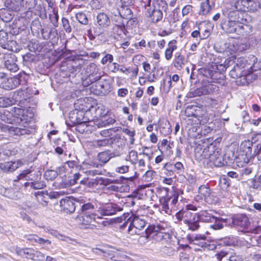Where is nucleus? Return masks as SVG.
<instances>
[{
	"mask_svg": "<svg viewBox=\"0 0 261 261\" xmlns=\"http://www.w3.org/2000/svg\"><path fill=\"white\" fill-rule=\"evenodd\" d=\"M230 62L235 63V65L230 72V76L233 79H238L243 76H245L247 75V72L246 71L245 68H247L248 65H250V63H248L247 61L244 58L241 57L238 59H235V61L230 59L228 61V63Z\"/></svg>",
	"mask_w": 261,
	"mask_h": 261,
	"instance_id": "1",
	"label": "nucleus"
},
{
	"mask_svg": "<svg viewBox=\"0 0 261 261\" xmlns=\"http://www.w3.org/2000/svg\"><path fill=\"white\" fill-rule=\"evenodd\" d=\"M215 82H212L209 80H203L201 86L197 88L193 92L189 93V96L190 97L200 96L202 95L211 94L216 93L219 91V87L215 85Z\"/></svg>",
	"mask_w": 261,
	"mask_h": 261,
	"instance_id": "2",
	"label": "nucleus"
},
{
	"mask_svg": "<svg viewBox=\"0 0 261 261\" xmlns=\"http://www.w3.org/2000/svg\"><path fill=\"white\" fill-rule=\"evenodd\" d=\"M246 156V155L242 154L240 157L236 158L234 153L230 150H228L223 155L224 166H230L234 162H236L238 166H243L249 162L250 159Z\"/></svg>",
	"mask_w": 261,
	"mask_h": 261,
	"instance_id": "3",
	"label": "nucleus"
},
{
	"mask_svg": "<svg viewBox=\"0 0 261 261\" xmlns=\"http://www.w3.org/2000/svg\"><path fill=\"white\" fill-rule=\"evenodd\" d=\"M10 3H7V7L10 9L15 11H19L21 7H24L25 9L31 10L35 7L37 4V0H14Z\"/></svg>",
	"mask_w": 261,
	"mask_h": 261,
	"instance_id": "4",
	"label": "nucleus"
},
{
	"mask_svg": "<svg viewBox=\"0 0 261 261\" xmlns=\"http://www.w3.org/2000/svg\"><path fill=\"white\" fill-rule=\"evenodd\" d=\"M206 237L204 234H197L190 237L189 240L191 244L199 246L201 249L205 250H213L215 248L214 245H211L206 242Z\"/></svg>",
	"mask_w": 261,
	"mask_h": 261,
	"instance_id": "5",
	"label": "nucleus"
},
{
	"mask_svg": "<svg viewBox=\"0 0 261 261\" xmlns=\"http://www.w3.org/2000/svg\"><path fill=\"white\" fill-rule=\"evenodd\" d=\"M163 229V227L160 225H150L145 229L146 237L151 238L157 241L160 240L164 238L163 232H162Z\"/></svg>",
	"mask_w": 261,
	"mask_h": 261,
	"instance_id": "6",
	"label": "nucleus"
},
{
	"mask_svg": "<svg viewBox=\"0 0 261 261\" xmlns=\"http://www.w3.org/2000/svg\"><path fill=\"white\" fill-rule=\"evenodd\" d=\"M214 146L213 143L206 146L198 145L195 149L196 156L200 159H209L212 151L214 150Z\"/></svg>",
	"mask_w": 261,
	"mask_h": 261,
	"instance_id": "7",
	"label": "nucleus"
},
{
	"mask_svg": "<svg viewBox=\"0 0 261 261\" xmlns=\"http://www.w3.org/2000/svg\"><path fill=\"white\" fill-rule=\"evenodd\" d=\"M201 73L203 76L210 79L212 82L216 83H221V81L223 79V75L218 71L211 70L209 68H204L201 70Z\"/></svg>",
	"mask_w": 261,
	"mask_h": 261,
	"instance_id": "8",
	"label": "nucleus"
},
{
	"mask_svg": "<svg viewBox=\"0 0 261 261\" xmlns=\"http://www.w3.org/2000/svg\"><path fill=\"white\" fill-rule=\"evenodd\" d=\"M147 16L149 17L152 22H156L161 20L163 18V13L161 10L155 6H148L146 8Z\"/></svg>",
	"mask_w": 261,
	"mask_h": 261,
	"instance_id": "9",
	"label": "nucleus"
},
{
	"mask_svg": "<svg viewBox=\"0 0 261 261\" xmlns=\"http://www.w3.org/2000/svg\"><path fill=\"white\" fill-rule=\"evenodd\" d=\"M69 119L73 125L80 124L87 122L89 119L85 116V113L82 111L74 110L69 113Z\"/></svg>",
	"mask_w": 261,
	"mask_h": 261,
	"instance_id": "10",
	"label": "nucleus"
},
{
	"mask_svg": "<svg viewBox=\"0 0 261 261\" xmlns=\"http://www.w3.org/2000/svg\"><path fill=\"white\" fill-rule=\"evenodd\" d=\"M73 200L71 197H66L60 200V206L64 212L71 214L75 211L76 206Z\"/></svg>",
	"mask_w": 261,
	"mask_h": 261,
	"instance_id": "11",
	"label": "nucleus"
},
{
	"mask_svg": "<svg viewBox=\"0 0 261 261\" xmlns=\"http://www.w3.org/2000/svg\"><path fill=\"white\" fill-rule=\"evenodd\" d=\"M81 223L84 225H88L92 221H96V219H101V217L93 213L92 212H81L76 217Z\"/></svg>",
	"mask_w": 261,
	"mask_h": 261,
	"instance_id": "12",
	"label": "nucleus"
},
{
	"mask_svg": "<svg viewBox=\"0 0 261 261\" xmlns=\"http://www.w3.org/2000/svg\"><path fill=\"white\" fill-rule=\"evenodd\" d=\"M5 67L11 72H16L19 68L16 64L17 59L14 55H7L5 57Z\"/></svg>",
	"mask_w": 261,
	"mask_h": 261,
	"instance_id": "13",
	"label": "nucleus"
},
{
	"mask_svg": "<svg viewBox=\"0 0 261 261\" xmlns=\"http://www.w3.org/2000/svg\"><path fill=\"white\" fill-rule=\"evenodd\" d=\"M235 9L239 11H254L256 10V6L250 5L245 0H238L234 4Z\"/></svg>",
	"mask_w": 261,
	"mask_h": 261,
	"instance_id": "14",
	"label": "nucleus"
},
{
	"mask_svg": "<svg viewBox=\"0 0 261 261\" xmlns=\"http://www.w3.org/2000/svg\"><path fill=\"white\" fill-rule=\"evenodd\" d=\"M96 87L93 91L95 94L106 95L108 94L112 90L110 84L107 82H100L96 83Z\"/></svg>",
	"mask_w": 261,
	"mask_h": 261,
	"instance_id": "15",
	"label": "nucleus"
},
{
	"mask_svg": "<svg viewBox=\"0 0 261 261\" xmlns=\"http://www.w3.org/2000/svg\"><path fill=\"white\" fill-rule=\"evenodd\" d=\"M23 165L20 160L16 162H7L0 164V168L5 172H13Z\"/></svg>",
	"mask_w": 261,
	"mask_h": 261,
	"instance_id": "16",
	"label": "nucleus"
},
{
	"mask_svg": "<svg viewBox=\"0 0 261 261\" xmlns=\"http://www.w3.org/2000/svg\"><path fill=\"white\" fill-rule=\"evenodd\" d=\"M232 223L243 228H247L250 224L248 217L245 214H239L232 218Z\"/></svg>",
	"mask_w": 261,
	"mask_h": 261,
	"instance_id": "17",
	"label": "nucleus"
},
{
	"mask_svg": "<svg viewBox=\"0 0 261 261\" xmlns=\"http://www.w3.org/2000/svg\"><path fill=\"white\" fill-rule=\"evenodd\" d=\"M133 227L139 229L140 230L146 225V221L143 216H138L132 215L129 219Z\"/></svg>",
	"mask_w": 261,
	"mask_h": 261,
	"instance_id": "18",
	"label": "nucleus"
},
{
	"mask_svg": "<svg viewBox=\"0 0 261 261\" xmlns=\"http://www.w3.org/2000/svg\"><path fill=\"white\" fill-rule=\"evenodd\" d=\"M7 3H10V1H6L5 3V5L6 8H2L0 9V17L2 20L5 22H9L13 18V11H15L14 10L10 9L7 7V5H6Z\"/></svg>",
	"mask_w": 261,
	"mask_h": 261,
	"instance_id": "19",
	"label": "nucleus"
},
{
	"mask_svg": "<svg viewBox=\"0 0 261 261\" xmlns=\"http://www.w3.org/2000/svg\"><path fill=\"white\" fill-rule=\"evenodd\" d=\"M122 211V208L114 203L107 204L103 209V215L110 216L115 214L117 212Z\"/></svg>",
	"mask_w": 261,
	"mask_h": 261,
	"instance_id": "20",
	"label": "nucleus"
},
{
	"mask_svg": "<svg viewBox=\"0 0 261 261\" xmlns=\"http://www.w3.org/2000/svg\"><path fill=\"white\" fill-rule=\"evenodd\" d=\"M1 120L10 124H13L16 121L15 116L12 111L5 110L1 112Z\"/></svg>",
	"mask_w": 261,
	"mask_h": 261,
	"instance_id": "21",
	"label": "nucleus"
},
{
	"mask_svg": "<svg viewBox=\"0 0 261 261\" xmlns=\"http://www.w3.org/2000/svg\"><path fill=\"white\" fill-rule=\"evenodd\" d=\"M237 23L233 21H224L221 23V29L227 33H233L236 32Z\"/></svg>",
	"mask_w": 261,
	"mask_h": 261,
	"instance_id": "22",
	"label": "nucleus"
},
{
	"mask_svg": "<svg viewBox=\"0 0 261 261\" xmlns=\"http://www.w3.org/2000/svg\"><path fill=\"white\" fill-rule=\"evenodd\" d=\"M97 22L101 28H106L110 24L108 16L104 13H100L97 16Z\"/></svg>",
	"mask_w": 261,
	"mask_h": 261,
	"instance_id": "23",
	"label": "nucleus"
},
{
	"mask_svg": "<svg viewBox=\"0 0 261 261\" xmlns=\"http://www.w3.org/2000/svg\"><path fill=\"white\" fill-rule=\"evenodd\" d=\"M118 10L119 15L123 18L131 19L133 16V12L129 7L120 6Z\"/></svg>",
	"mask_w": 261,
	"mask_h": 261,
	"instance_id": "24",
	"label": "nucleus"
},
{
	"mask_svg": "<svg viewBox=\"0 0 261 261\" xmlns=\"http://www.w3.org/2000/svg\"><path fill=\"white\" fill-rule=\"evenodd\" d=\"M176 42V41L175 40H172L169 42L168 46L165 53L166 60H170L172 58L173 51L177 49V46L175 44Z\"/></svg>",
	"mask_w": 261,
	"mask_h": 261,
	"instance_id": "25",
	"label": "nucleus"
},
{
	"mask_svg": "<svg viewBox=\"0 0 261 261\" xmlns=\"http://www.w3.org/2000/svg\"><path fill=\"white\" fill-rule=\"evenodd\" d=\"M211 5L209 0H204L200 4V9L199 11V14L205 15L207 14L214 6V3H212Z\"/></svg>",
	"mask_w": 261,
	"mask_h": 261,
	"instance_id": "26",
	"label": "nucleus"
},
{
	"mask_svg": "<svg viewBox=\"0 0 261 261\" xmlns=\"http://www.w3.org/2000/svg\"><path fill=\"white\" fill-rule=\"evenodd\" d=\"M97 159L101 165H105L111 159L110 150H107L99 152L97 154Z\"/></svg>",
	"mask_w": 261,
	"mask_h": 261,
	"instance_id": "27",
	"label": "nucleus"
},
{
	"mask_svg": "<svg viewBox=\"0 0 261 261\" xmlns=\"http://www.w3.org/2000/svg\"><path fill=\"white\" fill-rule=\"evenodd\" d=\"M197 215L198 220L203 222H213L215 219V217L212 216L207 211L201 212L198 213Z\"/></svg>",
	"mask_w": 261,
	"mask_h": 261,
	"instance_id": "28",
	"label": "nucleus"
},
{
	"mask_svg": "<svg viewBox=\"0 0 261 261\" xmlns=\"http://www.w3.org/2000/svg\"><path fill=\"white\" fill-rule=\"evenodd\" d=\"M32 172V170L30 169H28L27 170H24L22 171L21 173L19 174L17 176V178L16 179H14V181H17L20 180L24 179V180H34L35 179H37L36 178H33V177H31L32 176V174H30L29 175V174H31Z\"/></svg>",
	"mask_w": 261,
	"mask_h": 261,
	"instance_id": "29",
	"label": "nucleus"
},
{
	"mask_svg": "<svg viewBox=\"0 0 261 261\" xmlns=\"http://www.w3.org/2000/svg\"><path fill=\"white\" fill-rule=\"evenodd\" d=\"M11 110L13 115L15 116V118H19L21 120L27 119L25 118V113L28 112L27 110L17 107H13Z\"/></svg>",
	"mask_w": 261,
	"mask_h": 261,
	"instance_id": "30",
	"label": "nucleus"
},
{
	"mask_svg": "<svg viewBox=\"0 0 261 261\" xmlns=\"http://www.w3.org/2000/svg\"><path fill=\"white\" fill-rule=\"evenodd\" d=\"M185 58L179 53H176L175 54L174 60L173 61L174 66L178 69L182 68L184 65Z\"/></svg>",
	"mask_w": 261,
	"mask_h": 261,
	"instance_id": "31",
	"label": "nucleus"
},
{
	"mask_svg": "<svg viewBox=\"0 0 261 261\" xmlns=\"http://www.w3.org/2000/svg\"><path fill=\"white\" fill-rule=\"evenodd\" d=\"M250 58V61L253 62L252 65L249 67V68H250L251 70V72L260 70L261 62H257V58L254 56H251Z\"/></svg>",
	"mask_w": 261,
	"mask_h": 261,
	"instance_id": "32",
	"label": "nucleus"
},
{
	"mask_svg": "<svg viewBox=\"0 0 261 261\" xmlns=\"http://www.w3.org/2000/svg\"><path fill=\"white\" fill-rule=\"evenodd\" d=\"M21 127L5 125L3 130H8L10 133L14 135L21 136Z\"/></svg>",
	"mask_w": 261,
	"mask_h": 261,
	"instance_id": "33",
	"label": "nucleus"
},
{
	"mask_svg": "<svg viewBox=\"0 0 261 261\" xmlns=\"http://www.w3.org/2000/svg\"><path fill=\"white\" fill-rule=\"evenodd\" d=\"M49 18L51 23L55 27H57L58 26L59 16L57 11L55 9H53L52 13L49 15Z\"/></svg>",
	"mask_w": 261,
	"mask_h": 261,
	"instance_id": "34",
	"label": "nucleus"
},
{
	"mask_svg": "<svg viewBox=\"0 0 261 261\" xmlns=\"http://www.w3.org/2000/svg\"><path fill=\"white\" fill-rule=\"evenodd\" d=\"M164 169H165V174L167 176H172L175 175V170L173 168V165L167 163L164 166Z\"/></svg>",
	"mask_w": 261,
	"mask_h": 261,
	"instance_id": "35",
	"label": "nucleus"
},
{
	"mask_svg": "<svg viewBox=\"0 0 261 261\" xmlns=\"http://www.w3.org/2000/svg\"><path fill=\"white\" fill-rule=\"evenodd\" d=\"M13 103V100L7 97H0V108H6Z\"/></svg>",
	"mask_w": 261,
	"mask_h": 261,
	"instance_id": "36",
	"label": "nucleus"
},
{
	"mask_svg": "<svg viewBox=\"0 0 261 261\" xmlns=\"http://www.w3.org/2000/svg\"><path fill=\"white\" fill-rule=\"evenodd\" d=\"M215 223L213 225H212V227L215 229H220L223 227V223H226V219H223L222 218H215Z\"/></svg>",
	"mask_w": 261,
	"mask_h": 261,
	"instance_id": "37",
	"label": "nucleus"
},
{
	"mask_svg": "<svg viewBox=\"0 0 261 261\" xmlns=\"http://www.w3.org/2000/svg\"><path fill=\"white\" fill-rule=\"evenodd\" d=\"M184 215V222L187 224L189 222L191 221L195 218L196 214H193L190 211L188 210H184L182 215Z\"/></svg>",
	"mask_w": 261,
	"mask_h": 261,
	"instance_id": "38",
	"label": "nucleus"
},
{
	"mask_svg": "<svg viewBox=\"0 0 261 261\" xmlns=\"http://www.w3.org/2000/svg\"><path fill=\"white\" fill-rule=\"evenodd\" d=\"M171 199H172V197H160L159 200L163 210L167 211L169 209V202Z\"/></svg>",
	"mask_w": 261,
	"mask_h": 261,
	"instance_id": "39",
	"label": "nucleus"
},
{
	"mask_svg": "<svg viewBox=\"0 0 261 261\" xmlns=\"http://www.w3.org/2000/svg\"><path fill=\"white\" fill-rule=\"evenodd\" d=\"M75 17L78 21L83 24L86 25L88 23V19L86 14L83 12H77Z\"/></svg>",
	"mask_w": 261,
	"mask_h": 261,
	"instance_id": "40",
	"label": "nucleus"
},
{
	"mask_svg": "<svg viewBox=\"0 0 261 261\" xmlns=\"http://www.w3.org/2000/svg\"><path fill=\"white\" fill-rule=\"evenodd\" d=\"M58 175V172L54 170H47L45 172L44 176L47 180H53Z\"/></svg>",
	"mask_w": 261,
	"mask_h": 261,
	"instance_id": "41",
	"label": "nucleus"
},
{
	"mask_svg": "<svg viewBox=\"0 0 261 261\" xmlns=\"http://www.w3.org/2000/svg\"><path fill=\"white\" fill-rule=\"evenodd\" d=\"M111 141L109 138L101 140H97L94 142V145L96 147H105L111 144Z\"/></svg>",
	"mask_w": 261,
	"mask_h": 261,
	"instance_id": "42",
	"label": "nucleus"
},
{
	"mask_svg": "<svg viewBox=\"0 0 261 261\" xmlns=\"http://www.w3.org/2000/svg\"><path fill=\"white\" fill-rule=\"evenodd\" d=\"M214 149V150L212 151V153L211 154L209 158L210 161L211 162H214V161L221 155V150L220 148L216 147L215 145Z\"/></svg>",
	"mask_w": 261,
	"mask_h": 261,
	"instance_id": "43",
	"label": "nucleus"
},
{
	"mask_svg": "<svg viewBox=\"0 0 261 261\" xmlns=\"http://www.w3.org/2000/svg\"><path fill=\"white\" fill-rule=\"evenodd\" d=\"M113 32L118 36L124 33V25L123 24H115L113 27Z\"/></svg>",
	"mask_w": 261,
	"mask_h": 261,
	"instance_id": "44",
	"label": "nucleus"
},
{
	"mask_svg": "<svg viewBox=\"0 0 261 261\" xmlns=\"http://www.w3.org/2000/svg\"><path fill=\"white\" fill-rule=\"evenodd\" d=\"M199 220L197 218L196 220H195V218H193L192 220L189 222L187 223L189 229L192 230V231H195L198 229L199 227L198 221Z\"/></svg>",
	"mask_w": 261,
	"mask_h": 261,
	"instance_id": "45",
	"label": "nucleus"
},
{
	"mask_svg": "<svg viewBox=\"0 0 261 261\" xmlns=\"http://www.w3.org/2000/svg\"><path fill=\"white\" fill-rule=\"evenodd\" d=\"M8 35L6 32L4 31H0V46L3 48H7V44L5 43L7 41Z\"/></svg>",
	"mask_w": 261,
	"mask_h": 261,
	"instance_id": "46",
	"label": "nucleus"
},
{
	"mask_svg": "<svg viewBox=\"0 0 261 261\" xmlns=\"http://www.w3.org/2000/svg\"><path fill=\"white\" fill-rule=\"evenodd\" d=\"M198 192L201 196H210L211 193L210 188L205 185L201 186L199 188Z\"/></svg>",
	"mask_w": 261,
	"mask_h": 261,
	"instance_id": "47",
	"label": "nucleus"
},
{
	"mask_svg": "<svg viewBox=\"0 0 261 261\" xmlns=\"http://www.w3.org/2000/svg\"><path fill=\"white\" fill-rule=\"evenodd\" d=\"M253 156H256L259 161H261V143L254 146Z\"/></svg>",
	"mask_w": 261,
	"mask_h": 261,
	"instance_id": "48",
	"label": "nucleus"
},
{
	"mask_svg": "<svg viewBox=\"0 0 261 261\" xmlns=\"http://www.w3.org/2000/svg\"><path fill=\"white\" fill-rule=\"evenodd\" d=\"M115 255L113 256V258L112 260L114 261H125V260L127 258V256L124 254L117 251L115 253Z\"/></svg>",
	"mask_w": 261,
	"mask_h": 261,
	"instance_id": "49",
	"label": "nucleus"
},
{
	"mask_svg": "<svg viewBox=\"0 0 261 261\" xmlns=\"http://www.w3.org/2000/svg\"><path fill=\"white\" fill-rule=\"evenodd\" d=\"M116 251L114 249H106L103 251V256L112 260Z\"/></svg>",
	"mask_w": 261,
	"mask_h": 261,
	"instance_id": "50",
	"label": "nucleus"
},
{
	"mask_svg": "<svg viewBox=\"0 0 261 261\" xmlns=\"http://www.w3.org/2000/svg\"><path fill=\"white\" fill-rule=\"evenodd\" d=\"M24 238L32 244L37 243L39 236L35 234H26Z\"/></svg>",
	"mask_w": 261,
	"mask_h": 261,
	"instance_id": "51",
	"label": "nucleus"
},
{
	"mask_svg": "<svg viewBox=\"0 0 261 261\" xmlns=\"http://www.w3.org/2000/svg\"><path fill=\"white\" fill-rule=\"evenodd\" d=\"M45 258V255L42 252L34 250L33 252V255L32 259L33 260L41 261L44 260Z\"/></svg>",
	"mask_w": 261,
	"mask_h": 261,
	"instance_id": "52",
	"label": "nucleus"
},
{
	"mask_svg": "<svg viewBox=\"0 0 261 261\" xmlns=\"http://www.w3.org/2000/svg\"><path fill=\"white\" fill-rule=\"evenodd\" d=\"M62 22L63 24V27L65 32L68 33H70L71 32L72 29L70 25L69 20L65 18H63L62 19Z\"/></svg>",
	"mask_w": 261,
	"mask_h": 261,
	"instance_id": "53",
	"label": "nucleus"
},
{
	"mask_svg": "<svg viewBox=\"0 0 261 261\" xmlns=\"http://www.w3.org/2000/svg\"><path fill=\"white\" fill-rule=\"evenodd\" d=\"M173 168L175 172H176L177 174H180L181 173L184 169L182 164L180 162H177L174 164Z\"/></svg>",
	"mask_w": 261,
	"mask_h": 261,
	"instance_id": "54",
	"label": "nucleus"
},
{
	"mask_svg": "<svg viewBox=\"0 0 261 261\" xmlns=\"http://www.w3.org/2000/svg\"><path fill=\"white\" fill-rule=\"evenodd\" d=\"M155 172L152 170L147 171L144 174L143 177L147 181H151L154 176Z\"/></svg>",
	"mask_w": 261,
	"mask_h": 261,
	"instance_id": "55",
	"label": "nucleus"
},
{
	"mask_svg": "<svg viewBox=\"0 0 261 261\" xmlns=\"http://www.w3.org/2000/svg\"><path fill=\"white\" fill-rule=\"evenodd\" d=\"M23 256L29 259H32L34 250L32 248H24Z\"/></svg>",
	"mask_w": 261,
	"mask_h": 261,
	"instance_id": "56",
	"label": "nucleus"
},
{
	"mask_svg": "<svg viewBox=\"0 0 261 261\" xmlns=\"http://www.w3.org/2000/svg\"><path fill=\"white\" fill-rule=\"evenodd\" d=\"M113 61V56L109 54H107L102 59L101 63L103 65L106 64L107 63H112Z\"/></svg>",
	"mask_w": 261,
	"mask_h": 261,
	"instance_id": "57",
	"label": "nucleus"
},
{
	"mask_svg": "<svg viewBox=\"0 0 261 261\" xmlns=\"http://www.w3.org/2000/svg\"><path fill=\"white\" fill-rule=\"evenodd\" d=\"M194 108L195 107H194L193 106L187 107L185 111V115L187 117L194 116L196 117V115L193 112V111L194 110Z\"/></svg>",
	"mask_w": 261,
	"mask_h": 261,
	"instance_id": "58",
	"label": "nucleus"
},
{
	"mask_svg": "<svg viewBox=\"0 0 261 261\" xmlns=\"http://www.w3.org/2000/svg\"><path fill=\"white\" fill-rule=\"evenodd\" d=\"M94 209V206L90 203L83 204L81 207V212H91Z\"/></svg>",
	"mask_w": 261,
	"mask_h": 261,
	"instance_id": "59",
	"label": "nucleus"
},
{
	"mask_svg": "<svg viewBox=\"0 0 261 261\" xmlns=\"http://www.w3.org/2000/svg\"><path fill=\"white\" fill-rule=\"evenodd\" d=\"M213 197H197V198L195 199V200L198 201L200 200L204 201L210 204H212L215 203V201L212 199Z\"/></svg>",
	"mask_w": 261,
	"mask_h": 261,
	"instance_id": "60",
	"label": "nucleus"
},
{
	"mask_svg": "<svg viewBox=\"0 0 261 261\" xmlns=\"http://www.w3.org/2000/svg\"><path fill=\"white\" fill-rule=\"evenodd\" d=\"M213 164L216 167H222L224 166V162H223V156H221V155L219 156L218 158L216 159L214 162H213Z\"/></svg>",
	"mask_w": 261,
	"mask_h": 261,
	"instance_id": "61",
	"label": "nucleus"
},
{
	"mask_svg": "<svg viewBox=\"0 0 261 261\" xmlns=\"http://www.w3.org/2000/svg\"><path fill=\"white\" fill-rule=\"evenodd\" d=\"M105 171V170L100 169H94V170H90L87 171L88 174L89 175L94 176L96 175H101L103 174V172Z\"/></svg>",
	"mask_w": 261,
	"mask_h": 261,
	"instance_id": "62",
	"label": "nucleus"
},
{
	"mask_svg": "<svg viewBox=\"0 0 261 261\" xmlns=\"http://www.w3.org/2000/svg\"><path fill=\"white\" fill-rule=\"evenodd\" d=\"M115 120L111 118L110 121H108V120H100L98 122L97 125L98 127H102L105 126L109 124H113L115 122Z\"/></svg>",
	"mask_w": 261,
	"mask_h": 261,
	"instance_id": "63",
	"label": "nucleus"
},
{
	"mask_svg": "<svg viewBox=\"0 0 261 261\" xmlns=\"http://www.w3.org/2000/svg\"><path fill=\"white\" fill-rule=\"evenodd\" d=\"M228 254L226 251L222 250L215 254V257L218 261H221L222 259Z\"/></svg>",
	"mask_w": 261,
	"mask_h": 261,
	"instance_id": "64",
	"label": "nucleus"
}]
</instances>
